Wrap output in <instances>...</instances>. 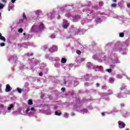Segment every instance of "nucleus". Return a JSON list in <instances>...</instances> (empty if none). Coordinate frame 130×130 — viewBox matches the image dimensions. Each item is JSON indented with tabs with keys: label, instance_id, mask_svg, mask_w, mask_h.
<instances>
[{
	"label": "nucleus",
	"instance_id": "f257e3e1",
	"mask_svg": "<svg viewBox=\"0 0 130 130\" xmlns=\"http://www.w3.org/2000/svg\"><path fill=\"white\" fill-rule=\"evenodd\" d=\"M118 125L120 126V128H124L125 127V123L121 121H118Z\"/></svg>",
	"mask_w": 130,
	"mask_h": 130
},
{
	"label": "nucleus",
	"instance_id": "f03ea898",
	"mask_svg": "<svg viewBox=\"0 0 130 130\" xmlns=\"http://www.w3.org/2000/svg\"><path fill=\"white\" fill-rule=\"evenodd\" d=\"M57 48V47H56V46H54L52 48L49 49V51H50V52H54V51H56Z\"/></svg>",
	"mask_w": 130,
	"mask_h": 130
},
{
	"label": "nucleus",
	"instance_id": "7ed1b4c3",
	"mask_svg": "<svg viewBox=\"0 0 130 130\" xmlns=\"http://www.w3.org/2000/svg\"><path fill=\"white\" fill-rule=\"evenodd\" d=\"M10 91H11V86L9 84L6 85V92H10Z\"/></svg>",
	"mask_w": 130,
	"mask_h": 130
},
{
	"label": "nucleus",
	"instance_id": "20e7f679",
	"mask_svg": "<svg viewBox=\"0 0 130 130\" xmlns=\"http://www.w3.org/2000/svg\"><path fill=\"white\" fill-rule=\"evenodd\" d=\"M91 67H92V63L88 62L86 63V68H87V69H90Z\"/></svg>",
	"mask_w": 130,
	"mask_h": 130
},
{
	"label": "nucleus",
	"instance_id": "39448f33",
	"mask_svg": "<svg viewBox=\"0 0 130 130\" xmlns=\"http://www.w3.org/2000/svg\"><path fill=\"white\" fill-rule=\"evenodd\" d=\"M39 28L41 30L44 29V24H43V23H41L40 25L39 26Z\"/></svg>",
	"mask_w": 130,
	"mask_h": 130
},
{
	"label": "nucleus",
	"instance_id": "423d86ee",
	"mask_svg": "<svg viewBox=\"0 0 130 130\" xmlns=\"http://www.w3.org/2000/svg\"><path fill=\"white\" fill-rule=\"evenodd\" d=\"M61 62L62 63H66V62H67V59L65 58H62Z\"/></svg>",
	"mask_w": 130,
	"mask_h": 130
},
{
	"label": "nucleus",
	"instance_id": "0eeeda50",
	"mask_svg": "<svg viewBox=\"0 0 130 130\" xmlns=\"http://www.w3.org/2000/svg\"><path fill=\"white\" fill-rule=\"evenodd\" d=\"M0 40H1L2 41H4V42H6V38L4 36L1 37Z\"/></svg>",
	"mask_w": 130,
	"mask_h": 130
},
{
	"label": "nucleus",
	"instance_id": "6e6552de",
	"mask_svg": "<svg viewBox=\"0 0 130 130\" xmlns=\"http://www.w3.org/2000/svg\"><path fill=\"white\" fill-rule=\"evenodd\" d=\"M28 104V105H32L33 104V101H32V100H29Z\"/></svg>",
	"mask_w": 130,
	"mask_h": 130
},
{
	"label": "nucleus",
	"instance_id": "1a4fd4ad",
	"mask_svg": "<svg viewBox=\"0 0 130 130\" xmlns=\"http://www.w3.org/2000/svg\"><path fill=\"white\" fill-rule=\"evenodd\" d=\"M13 107H14V105L11 104L10 105V106L8 108V110H11L12 109V108H13Z\"/></svg>",
	"mask_w": 130,
	"mask_h": 130
},
{
	"label": "nucleus",
	"instance_id": "9d476101",
	"mask_svg": "<svg viewBox=\"0 0 130 130\" xmlns=\"http://www.w3.org/2000/svg\"><path fill=\"white\" fill-rule=\"evenodd\" d=\"M55 115H57L58 116H59L61 114V113H58L57 111H56L55 112Z\"/></svg>",
	"mask_w": 130,
	"mask_h": 130
},
{
	"label": "nucleus",
	"instance_id": "9b49d317",
	"mask_svg": "<svg viewBox=\"0 0 130 130\" xmlns=\"http://www.w3.org/2000/svg\"><path fill=\"white\" fill-rule=\"evenodd\" d=\"M63 27L64 29H67L68 28V24H67V23L63 24Z\"/></svg>",
	"mask_w": 130,
	"mask_h": 130
},
{
	"label": "nucleus",
	"instance_id": "f8f14e48",
	"mask_svg": "<svg viewBox=\"0 0 130 130\" xmlns=\"http://www.w3.org/2000/svg\"><path fill=\"white\" fill-rule=\"evenodd\" d=\"M76 53L79 55H81V53H82V52L80 50H79L76 51Z\"/></svg>",
	"mask_w": 130,
	"mask_h": 130
},
{
	"label": "nucleus",
	"instance_id": "ddd939ff",
	"mask_svg": "<svg viewBox=\"0 0 130 130\" xmlns=\"http://www.w3.org/2000/svg\"><path fill=\"white\" fill-rule=\"evenodd\" d=\"M120 37H124V33L122 32L119 34Z\"/></svg>",
	"mask_w": 130,
	"mask_h": 130
},
{
	"label": "nucleus",
	"instance_id": "4468645a",
	"mask_svg": "<svg viewBox=\"0 0 130 130\" xmlns=\"http://www.w3.org/2000/svg\"><path fill=\"white\" fill-rule=\"evenodd\" d=\"M17 90L18 93H22V89H21V88H17Z\"/></svg>",
	"mask_w": 130,
	"mask_h": 130
},
{
	"label": "nucleus",
	"instance_id": "2eb2a0df",
	"mask_svg": "<svg viewBox=\"0 0 130 130\" xmlns=\"http://www.w3.org/2000/svg\"><path fill=\"white\" fill-rule=\"evenodd\" d=\"M117 6V5H116V4H113L111 5L112 8H116Z\"/></svg>",
	"mask_w": 130,
	"mask_h": 130
},
{
	"label": "nucleus",
	"instance_id": "dca6fc26",
	"mask_svg": "<svg viewBox=\"0 0 130 130\" xmlns=\"http://www.w3.org/2000/svg\"><path fill=\"white\" fill-rule=\"evenodd\" d=\"M18 32H19V33H22V32H23V29H22V28H19V29H18Z\"/></svg>",
	"mask_w": 130,
	"mask_h": 130
},
{
	"label": "nucleus",
	"instance_id": "f3484780",
	"mask_svg": "<svg viewBox=\"0 0 130 130\" xmlns=\"http://www.w3.org/2000/svg\"><path fill=\"white\" fill-rule=\"evenodd\" d=\"M4 9V5L0 4V10Z\"/></svg>",
	"mask_w": 130,
	"mask_h": 130
},
{
	"label": "nucleus",
	"instance_id": "a211bd4d",
	"mask_svg": "<svg viewBox=\"0 0 130 130\" xmlns=\"http://www.w3.org/2000/svg\"><path fill=\"white\" fill-rule=\"evenodd\" d=\"M5 45H6V43H1L0 44V46H1V47L5 46Z\"/></svg>",
	"mask_w": 130,
	"mask_h": 130
},
{
	"label": "nucleus",
	"instance_id": "6ab92c4d",
	"mask_svg": "<svg viewBox=\"0 0 130 130\" xmlns=\"http://www.w3.org/2000/svg\"><path fill=\"white\" fill-rule=\"evenodd\" d=\"M107 72H108V73H111V72H112V70L110 69H107Z\"/></svg>",
	"mask_w": 130,
	"mask_h": 130
},
{
	"label": "nucleus",
	"instance_id": "aec40b11",
	"mask_svg": "<svg viewBox=\"0 0 130 130\" xmlns=\"http://www.w3.org/2000/svg\"><path fill=\"white\" fill-rule=\"evenodd\" d=\"M61 90L62 92H66V88H64V87H62V88L61 89Z\"/></svg>",
	"mask_w": 130,
	"mask_h": 130
},
{
	"label": "nucleus",
	"instance_id": "412c9836",
	"mask_svg": "<svg viewBox=\"0 0 130 130\" xmlns=\"http://www.w3.org/2000/svg\"><path fill=\"white\" fill-rule=\"evenodd\" d=\"M64 116L66 118H68V117H69V114L66 113L64 114Z\"/></svg>",
	"mask_w": 130,
	"mask_h": 130
},
{
	"label": "nucleus",
	"instance_id": "4be33fe9",
	"mask_svg": "<svg viewBox=\"0 0 130 130\" xmlns=\"http://www.w3.org/2000/svg\"><path fill=\"white\" fill-rule=\"evenodd\" d=\"M23 19H27V17L26 16V15L24 14H23Z\"/></svg>",
	"mask_w": 130,
	"mask_h": 130
},
{
	"label": "nucleus",
	"instance_id": "5701e85b",
	"mask_svg": "<svg viewBox=\"0 0 130 130\" xmlns=\"http://www.w3.org/2000/svg\"><path fill=\"white\" fill-rule=\"evenodd\" d=\"M96 22H100V21H101V19L100 18H97L95 20Z\"/></svg>",
	"mask_w": 130,
	"mask_h": 130
},
{
	"label": "nucleus",
	"instance_id": "b1692460",
	"mask_svg": "<svg viewBox=\"0 0 130 130\" xmlns=\"http://www.w3.org/2000/svg\"><path fill=\"white\" fill-rule=\"evenodd\" d=\"M29 111H30V109L29 108H27L26 111H25V112L28 113L29 112Z\"/></svg>",
	"mask_w": 130,
	"mask_h": 130
},
{
	"label": "nucleus",
	"instance_id": "393cba45",
	"mask_svg": "<svg viewBox=\"0 0 130 130\" xmlns=\"http://www.w3.org/2000/svg\"><path fill=\"white\" fill-rule=\"evenodd\" d=\"M67 17L68 18H71V17H72V15H71V14L69 13L68 15H67Z\"/></svg>",
	"mask_w": 130,
	"mask_h": 130
},
{
	"label": "nucleus",
	"instance_id": "a878e982",
	"mask_svg": "<svg viewBox=\"0 0 130 130\" xmlns=\"http://www.w3.org/2000/svg\"><path fill=\"white\" fill-rule=\"evenodd\" d=\"M30 110H31V111H34L35 110V108H31Z\"/></svg>",
	"mask_w": 130,
	"mask_h": 130
},
{
	"label": "nucleus",
	"instance_id": "bb28decb",
	"mask_svg": "<svg viewBox=\"0 0 130 130\" xmlns=\"http://www.w3.org/2000/svg\"><path fill=\"white\" fill-rule=\"evenodd\" d=\"M83 111H84V112H88V110H87L86 109H83Z\"/></svg>",
	"mask_w": 130,
	"mask_h": 130
},
{
	"label": "nucleus",
	"instance_id": "cd10ccee",
	"mask_svg": "<svg viewBox=\"0 0 130 130\" xmlns=\"http://www.w3.org/2000/svg\"><path fill=\"white\" fill-rule=\"evenodd\" d=\"M39 76H43V73H42V72H40V73H39Z\"/></svg>",
	"mask_w": 130,
	"mask_h": 130
},
{
	"label": "nucleus",
	"instance_id": "c85d7f7f",
	"mask_svg": "<svg viewBox=\"0 0 130 130\" xmlns=\"http://www.w3.org/2000/svg\"><path fill=\"white\" fill-rule=\"evenodd\" d=\"M15 2H16V0H11V3H12V4H14Z\"/></svg>",
	"mask_w": 130,
	"mask_h": 130
},
{
	"label": "nucleus",
	"instance_id": "c756f323",
	"mask_svg": "<svg viewBox=\"0 0 130 130\" xmlns=\"http://www.w3.org/2000/svg\"><path fill=\"white\" fill-rule=\"evenodd\" d=\"M103 89H105V90H106V89H107V87H106V86H103Z\"/></svg>",
	"mask_w": 130,
	"mask_h": 130
},
{
	"label": "nucleus",
	"instance_id": "7c9ffc66",
	"mask_svg": "<svg viewBox=\"0 0 130 130\" xmlns=\"http://www.w3.org/2000/svg\"><path fill=\"white\" fill-rule=\"evenodd\" d=\"M102 116H104V115H105V113L104 112L102 113Z\"/></svg>",
	"mask_w": 130,
	"mask_h": 130
},
{
	"label": "nucleus",
	"instance_id": "2f4dec72",
	"mask_svg": "<svg viewBox=\"0 0 130 130\" xmlns=\"http://www.w3.org/2000/svg\"><path fill=\"white\" fill-rule=\"evenodd\" d=\"M96 86L97 87H99V86H100V84H99V83H96Z\"/></svg>",
	"mask_w": 130,
	"mask_h": 130
},
{
	"label": "nucleus",
	"instance_id": "473e14b6",
	"mask_svg": "<svg viewBox=\"0 0 130 130\" xmlns=\"http://www.w3.org/2000/svg\"><path fill=\"white\" fill-rule=\"evenodd\" d=\"M2 2H3V3H7V0H2Z\"/></svg>",
	"mask_w": 130,
	"mask_h": 130
},
{
	"label": "nucleus",
	"instance_id": "72a5a7b5",
	"mask_svg": "<svg viewBox=\"0 0 130 130\" xmlns=\"http://www.w3.org/2000/svg\"><path fill=\"white\" fill-rule=\"evenodd\" d=\"M127 8H130V4H127Z\"/></svg>",
	"mask_w": 130,
	"mask_h": 130
},
{
	"label": "nucleus",
	"instance_id": "f704fd0d",
	"mask_svg": "<svg viewBox=\"0 0 130 130\" xmlns=\"http://www.w3.org/2000/svg\"><path fill=\"white\" fill-rule=\"evenodd\" d=\"M63 83L64 84V85H66V84H67V81L64 80Z\"/></svg>",
	"mask_w": 130,
	"mask_h": 130
},
{
	"label": "nucleus",
	"instance_id": "c9c22d12",
	"mask_svg": "<svg viewBox=\"0 0 130 130\" xmlns=\"http://www.w3.org/2000/svg\"><path fill=\"white\" fill-rule=\"evenodd\" d=\"M124 106V105L123 104H121V107H123Z\"/></svg>",
	"mask_w": 130,
	"mask_h": 130
},
{
	"label": "nucleus",
	"instance_id": "e433bc0d",
	"mask_svg": "<svg viewBox=\"0 0 130 130\" xmlns=\"http://www.w3.org/2000/svg\"><path fill=\"white\" fill-rule=\"evenodd\" d=\"M100 68V66H96V69H99Z\"/></svg>",
	"mask_w": 130,
	"mask_h": 130
},
{
	"label": "nucleus",
	"instance_id": "4c0bfd02",
	"mask_svg": "<svg viewBox=\"0 0 130 130\" xmlns=\"http://www.w3.org/2000/svg\"><path fill=\"white\" fill-rule=\"evenodd\" d=\"M114 3H116V0H113Z\"/></svg>",
	"mask_w": 130,
	"mask_h": 130
},
{
	"label": "nucleus",
	"instance_id": "58836bf2",
	"mask_svg": "<svg viewBox=\"0 0 130 130\" xmlns=\"http://www.w3.org/2000/svg\"><path fill=\"white\" fill-rule=\"evenodd\" d=\"M3 36L2 35V34L0 32V38L2 37Z\"/></svg>",
	"mask_w": 130,
	"mask_h": 130
},
{
	"label": "nucleus",
	"instance_id": "ea45409f",
	"mask_svg": "<svg viewBox=\"0 0 130 130\" xmlns=\"http://www.w3.org/2000/svg\"><path fill=\"white\" fill-rule=\"evenodd\" d=\"M34 27H35V25L32 26V28H34Z\"/></svg>",
	"mask_w": 130,
	"mask_h": 130
},
{
	"label": "nucleus",
	"instance_id": "a19ab883",
	"mask_svg": "<svg viewBox=\"0 0 130 130\" xmlns=\"http://www.w3.org/2000/svg\"><path fill=\"white\" fill-rule=\"evenodd\" d=\"M23 35H24V36L26 35V33H25V32L23 33Z\"/></svg>",
	"mask_w": 130,
	"mask_h": 130
},
{
	"label": "nucleus",
	"instance_id": "79ce46f5",
	"mask_svg": "<svg viewBox=\"0 0 130 130\" xmlns=\"http://www.w3.org/2000/svg\"><path fill=\"white\" fill-rule=\"evenodd\" d=\"M1 16H2V13H0V17H1Z\"/></svg>",
	"mask_w": 130,
	"mask_h": 130
},
{
	"label": "nucleus",
	"instance_id": "37998d69",
	"mask_svg": "<svg viewBox=\"0 0 130 130\" xmlns=\"http://www.w3.org/2000/svg\"><path fill=\"white\" fill-rule=\"evenodd\" d=\"M125 130H129V129H128V128H127V129H126Z\"/></svg>",
	"mask_w": 130,
	"mask_h": 130
},
{
	"label": "nucleus",
	"instance_id": "c03bdc74",
	"mask_svg": "<svg viewBox=\"0 0 130 130\" xmlns=\"http://www.w3.org/2000/svg\"><path fill=\"white\" fill-rule=\"evenodd\" d=\"M73 115H75V114H73Z\"/></svg>",
	"mask_w": 130,
	"mask_h": 130
},
{
	"label": "nucleus",
	"instance_id": "a18cd8bd",
	"mask_svg": "<svg viewBox=\"0 0 130 130\" xmlns=\"http://www.w3.org/2000/svg\"><path fill=\"white\" fill-rule=\"evenodd\" d=\"M51 38H52V36H51Z\"/></svg>",
	"mask_w": 130,
	"mask_h": 130
},
{
	"label": "nucleus",
	"instance_id": "49530a36",
	"mask_svg": "<svg viewBox=\"0 0 130 130\" xmlns=\"http://www.w3.org/2000/svg\"><path fill=\"white\" fill-rule=\"evenodd\" d=\"M0 87H2V85H0Z\"/></svg>",
	"mask_w": 130,
	"mask_h": 130
},
{
	"label": "nucleus",
	"instance_id": "de8ad7c7",
	"mask_svg": "<svg viewBox=\"0 0 130 130\" xmlns=\"http://www.w3.org/2000/svg\"><path fill=\"white\" fill-rule=\"evenodd\" d=\"M105 56H104L103 57H104Z\"/></svg>",
	"mask_w": 130,
	"mask_h": 130
},
{
	"label": "nucleus",
	"instance_id": "09e8293b",
	"mask_svg": "<svg viewBox=\"0 0 130 130\" xmlns=\"http://www.w3.org/2000/svg\"><path fill=\"white\" fill-rule=\"evenodd\" d=\"M111 67H112V65H111Z\"/></svg>",
	"mask_w": 130,
	"mask_h": 130
}]
</instances>
